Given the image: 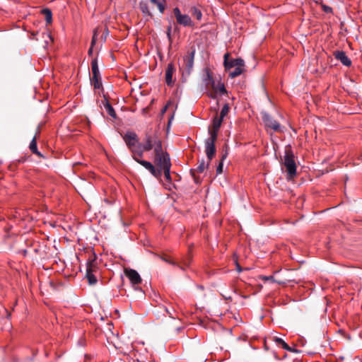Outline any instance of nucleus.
<instances>
[{
    "mask_svg": "<svg viewBox=\"0 0 362 362\" xmlns=\"http://www.w3.org/2000/svg\"><path fill=\"white\" fill-rule=\"evenodd\" d=\"M153 163L155 165L142 158L138 160V163L146 169L154 177L160 179L163 174L162 168L171 165L169 153L163 148L156 150L154 152Z\"/></svg>",
    "mask_w": 362,
    "mask_h": 362,
    "instance_id": "nucleus-1",
    "label": "nucleus"
},
{
    "mask_svg": "<svg viewBox=\"0 0 362 362\" xmlns=\"http://www.w3.org/2000/svg\"><path fill=\"white\" fill-rule=\"evenodd\" d=\"M205 75L203 78L204 84L207 90V95L212 98L216 99L218 95L227 94V90L221 81L217 83L215 81L213 74L209 69H206Z\"/></svg>",
    "mask_w": 362,
    "mask_h": 362,
    "instance_id": "nucleus-2",
    "label": "nucleus"
},
{
    "mask_svg": "<svg viewBox=\"0 0 362 362\" xmlns=\"http://www.w3.org/2000/svg\"><path fill=\"white\" fill-rule=\"evenodd\" d=\"M131 152L132 158L138 163L143 158L142 144L139 141L137 134L134 132H127L122 136Z\"/></svg>",
    "mask_w": 362,
    "mask_h": 362,
    "instance_id": "nucleus-3",
    "label": "nucleus"
},
{
    "mask_svg": "<svg viewBox=\"0 0 362 362\" xmlns=\"http://www.w3.org/2000/svg\"><path fill=\"white\" fill-rule=\"evenodd\" d=\"M283 165L290 177H293L296 175V164L295 162V156L290 146H286Z\"/></svg>",
    "mask_w": 362,
    "mask_h": 362,
    "instance_id": "nucleus-4",
    "label": "nucleus"
},
{
    "mask_svg": "<svg viewBox=\"0 0 362 362\" xmlns=\"http://www.w3.org/2000/svg\"><path fill=\"white\" fill-rule=\"evenodd\" d=\"M144 141V142L142 144L143 154L145 151H149L152 149L154 153L156 150L163 148L162 141L156 133L146 134Z\"/></svg>",
    "mask_w": 362,
    "mask_h": 362,
    "instance_id": "nucleus-5",
    "label": "nucleus"
},
{
    "mask_svg": "<svg viewBox=\"0 0 362 362\" xmlns=\"http://www.w3.org/2000/svg\"><path fill=\"white\" fill-rule=\"evenodd\" d=\"M262 119L267 129H272L276 132H282L280 124L267 112H262Z\"/></svg>",
    "mask_w": 362,
    "mask_h": 362,
    "instance_id": "nucleus-6",
    "label": "nucleus"
},
{
    "mask_svg": "<svg viewBox=\"0 0 362 362\" xmlns=\"http://www.w3.org/2000/svg\"><path fill=\"white\" fill-rule=\"evenodd\" d=\"M173 13L177 24L185 27L193 26L194 24L190 16L187 14H182L178 7L173 8Z\"/></svg>",
    "mask_w": 362,
    "mask_h": 362,
    "instance_id": "nucleus-7",
    "label": "nucleus"
},
{
    "mask_svg": "<svg viewBox=\"0 0 362 362\" xmlns=\"http://www.w3.org/2000/svg\"><path fill=\"white\" fill-rule=\"evenodd\" d=\"M217 138L209 136L205 142V153L207 158L211 160L216 153L215 143Z\"/></svg>",
    "mask_w": 362,
    "mask_h": 362,
    "instance_id": "nucleus-8",
    "label": "nucleus"
},
{
    "mask_svg": "<svg viewBox=\"0 0 362 362\" xmlns=\"http://www.w3.org/2000/svg\"><path fill=\"white\" fill-rule=\"evenodd\" d=\"M229 54L226 53L224 54V67L226 71H230V69H233L234 67H235L238 65L240 66H245V63L243 59L238 58V59H232L230 60L228 59Z\"/></svg>",
    "mask_w": 362,
    "mask_h": 362,
    "instance_id": "nucleus-9",
    "label": "nucleus"
},
{
    "mask_svg": "<svg viewBox=\"0 0 362 362\" xmlns=\"http://www.w3.org/2000/svg\"><path fill=\"white\" fill-rule=\"evenodd\" d=\"M124 274L133 286H138L141 283V278L136 270L133 269H125Z\"/></svg>",
    "mask_w": 362,
    "mask_h": 362,
    "instance_id": "nucleus-10",
    "label": "nucleus"
},
{
    "mask_svg": "<svg viewBox=\"0 0 362 362\" xmlns=\"http://www.w3.org/2000/svg\"><path fill=\"white\" fill-rule=\"evenodd\" d=\"M223 119L219 117L218 115H216L214 119L212 122V125L209 129V136L212 137H218V134L219 132V129L222 124Z\"/></svg>",
    "mask_w": 362,
    "mask_h": 362,
    "instance_id": "nucleus-11",
    "label": "nucleus"
},
{
    "mask_svg": "<svg viewBox=\"0 0 362 362\" xmlns=\"http://www.w3.org/2000/svg\"><path fill=\"white\" fill-rule=\"evenodd\" d=\"M195 51L192 50L191 52L188 53L187 55L185 56L183 58L184 63L183 67L185 71L189 74L194 65V58Z\"/></svg>",
    "mask_w": 362,
    "mask_h": 362,
    "instance_id": "nucleus-12",
    "label": "nucleus"
},
{
    "mask_svg": "<svg viewBox=\"0 0 362 362\" xmlns=\"http://www.w3.org/2000/svg\"><path fill=\"white\" fill-rule=\"evenodd\" d=\"M175 71L173 63H169L165 69V83L168 86H172L174 84L173 74Z\"/></svg>",
    "mask_w": 362,
    "mask_h": 362,
    "instance_id": "nucleus-13",
    "label": "nucleus"
},
{
    "mask_svg": "<svg viewBox=\"0 0 362 362\" xmlns=\"http://www.w3.org/2000/svg\"><path fill=\"white\" fill-rule=\"evenodd\" d=\"M95 269L96 267L94 264V260L87 263L86 277L90 284H95L97 282V279L93 274V272Z\"/></svg>",
    "mask_w": 362,
    "mask_h": 362,
    "instance_id": "nucleus-14",
    "label": "nucleus"
},
{
    "mask_svg": "<svg viewBox=\"0 0 362 362\" xmlns=\"http://www.w3.org/2000/svg\"><path fill=\"white\" fill-rule=\"evenodd\" d=\"M333 55L335 57V59L340 61L343 65L346 66H350L351 65V61L346 56V52L344 51H334Z\"/></svg>",
    "mask_w": 362,
    "mask_h": 362,
    "instance_id": "nucleus-15",
    "label": "nucleus"
},
{
    "mask_svg": "<svg viewBox=\"0 0 362 362\" xmlns=\"http://www.w3.org/2000/svg\"><path fill=\"white\" fill-rule=\"evenodd\" d=\"M29 148L33 154L37 156L40 158H44L43 155L37 150L36 136H35L30 141Z\"/></svg>",
    "mask_w": 362,
    "mask_h": 362,
    "instance_id": "nucleus-16",
    "label": "nucleus"
},
{
    "mask_svg": "<svg viewBox=\"0 0 362 362\" xmlns=\"http://www.w3.org/2000/svg\"><path fill=\"white\" fill-rule=\"evenodd\" d=\"M244 66H245L238 65L235 67H234L233 69H230V71H228V76L231 78H234L240 76L244 71Z\"/></svg>",
    "mask_w": 362,
    "mask_h": 362,
    "instance_id": "nucleus-17",
    "label": "nucleus"
},
{
    "mask_svg": "<svg viewBox=\"0 0 362 362\" xmlns=\"http://www.w3.org/2000/svg\"><path fill=\"white\" fill-rule=\"evenodd\" d=\"M274 341H275V343L276 344V345H278L279 346H281L284 349L286 350V351H291V352H295L296 350L294 349H292L291 347H290L285 341L284 339H282L281 338H279V337H275L274 338Z\"/></svg>",
    "mask_w": 362,
    "mask_h": 362,
    "instance_id": "nucleus-18",
    "label": "nucleus"
},
{
    "mask_svg": "<svg viewBox=\"0 0 362 362\" xmlns=\"http://www.w3.org/2000/svg\"><path fill=\"white\" fill-rule=\"evenodd\" d=\"M90 82L95 90L100 89L103 88L101 82L100 75V76H92L90 78Z\"/></svg>",
    "mask_w": 362,
    "mask_h": 362,
    "instance_id": "nucleus-19",
    "label": "nucleus"
},
{
    "mask_svg": "<svg viewBox=\"0 0 362 362\" xmlns=\"http://www.w3.org/2000/svg\"><path fill=\"white\" fill-rule=\"evenodd\" d=\"M91 71L92 76H100V71L98 68V59L97 58H94L91 61Z\"/></svg>",
    "mask_w": 362,
    "mask_h": 362,
    "instance_id": "nucleus-20",
    "label": "nucleus"
},
{
    "mask_svg": "<svg viewBox=\"0 0 362 362\" xmlns=\"http://www.w3.org/2000/svg\"><path fill=\"white\" fill-rule=\"evenodd\" d=\"M151 1L158 6V8L161 13H163L165 8V0H151Z\"/></svg>",
    "mask_w": 362,
    "mask_h": 362,
    "instance_id": "nucleus-21",
    "label": "nucleus"
},
{
    "mask_svg": "<svg viewBox=\"0 0 362 362\" xmlns=\"http://www.w3.org/2000/svg\"><path fill=\"white\" fill-rule=\"evenodd\" d=\"M190 12H191L192 16H195L197 20L200 21L202 19V13L201 11V10L199 9L197 7L192 6L190 8Z\"/></svg>",
    "mask_w": 362,
    "mask_h": 362,
    "instance_id": "nucleus-22",
    "label": "nucleus"
},
{
    "mask_svg": "<svg viewBox=\"0 0 362 362\" xmlns=\"http://www.w3.org/2000/svg\"><path fill=\"white\" fill-rule=\"evenodd\" d=\"M104 106H105V109L106 112H107V114L110 116H111L112 117L115 118L116 113H115V111L113 107L111 105V104L109 102H106V103L105 104Z\"/></svg>",
    "mask_w": 362,
    "mask_h": 362,
    "instance_id": "nucleus-23",
    "label": "nucleus"
},
{
    "mask_svg": "<svg viewBox=\"0 0 362 362\" xmlns=\"http://www.w3.org/2000/svg\"><path fill=\"white\" fill-rule=\"evenodd\" d=\"M42 13L45 15L47 23H51L52 21V13L51 10L49 8H45L42 11Z\"/></svg>",
    "mask_w": 362,
    "mask_h": 362,
    "instance_id": "nucleus-24",
    "label": "nucleus"
},
{
    "mask_svg": "<svg viewBox=\"0 0 362 362\" xmlns=\"http://www.w3.org/2000/svg\"><path fill=\"white\" fill-rule=\"evenodd\" d=\"M170 168H171V165H168V166H166L165 168H162L165 180L170 182L172 181L171 176H170Z\"/></svg>",
    "mask_w": 362,
    "mask_h": 362,
    "instance_id": "nucleus-25",
    "label": "nucleus"
},
{
    "mask_svg": "<svg viewBox=\"0 0 362 362\" xmlns=\"http://www.w3.org/2000/svg\"><path fill=\"white\" fill-rule=\"evenodd\" d=\"M228 112H229V106L228 104H226L222 107L220 115L218 116L223 119V118L228 115Z\"/></svg>",
    "mask_w": 362,
    "mask_h": 362,
    "instance_id": "nucleus-26",
    "label": "nucleus"
},
{
    "mask_svg": "<svg viewBox=\"0 0 362 362\" xmlns=\"http://www.w3.org/2000/svg\"><path fill=\"white\" fill-rule=\"evenodd\" d=\"M226 156H227V153H226L222 155L221 160V162L219 163L218 165L216 168V174L218 175V174H221L223 172V160L226 159Z\"/></svg>",
    "mask_w": 362,
    "mask_h": 362,
    "instance_id": "nucleus-27",
    "label": "nucleus"
},
{
    "mask_svg": "<svg viewBox=\"0 0 362 362\" xmlns=\"http://www.w3.org/2000/svg\"><path fill=\"white\" fill-rule=\"evenodd\" d=\"M205 169H206V165H205L204 161L203 160L199 164L196 170L199 173H202Z\"/></svg>",
    "mask_w": 362,
    "mask_h": 362,
    "instance_id": "nucleus-28",
    "label": "nucleus"
},
{
    "mask_svg": "<svg viewBox=\"0 0 362 362\" xmlns=\"http://www.w3.org/2000/svg\"><path fill=\"white\" fill-rule=\"evenodd\" d=\"M322 9L326 13H332V8L330 6H327L325 4H322Z\"/></svg>",
    "mask_w": 362,
    "mask_h": 362,
    "instance_id": "nucleus-29",
    "label": "nucleus"
},
{
    "mask_svg": "<svg viewBox=\"0 0 362 362\" xmlns=\"http://www.w3.org/2000/svg\"><path fill=\"white\" fill-rule=\"evenodd\" d=\"M161 258H162V259L163 261H165V262H168V263H169V264H170L172 265L178 266L180 269H184L182 266L178 265L175 262L171 261V260H170V259H167L165 257H161Z\"/></svg>",
    "mask_w": 362,
    "mask_h": 362,
    "instance_id": "nucleus-30",
    "label": "nucleus"
},
{
    "mask_svg": "<svg viewBox=\"0 0 362 362\" xmlns=\"http://www.w3.org/2000/svg\"><path fill=\"white\" fill-rule=\"evenodd\" d=\"M171 30H172L171 25L168 26L166 34H167V37H168V38L170 42L172 41V40H171Z\"/></svg>",
    "mask_w": 362,
    "mask_h": 362,
    "instance_id": "nucleus-31",
    "label": "nucleus"
},
{
    "mask_svg": "<svg viewBox=\"0 0 362 362\" xmlns=\"http://www.w3.org/2000/svg\"><path fill=\"white\" fill-rule=\"evenodd\" d=\"M95 41H96V33H95L93 36V38H92L91 46H93L95 45Z\"/></svg>",
    "mask_w": 362,
    "mask_h": 362,
    "instance_id": "nucleus-32",
    "label": "nucleus"
},
{
    "mask_svg": "<svg viewBox=\"0 0 362 362\" xmlns=\"http://www.w3.org/2000/svg\"><path fill=\"white\" fill-rule=\"evenodd\" d=\"M263 279L265 280L274 281V278L272 276H264Z\"/></svg>",
    "mask_w": 362,
    "mask_h": 362,
    "instance_id": "nucleus-33",
    "label": "nucleus"
},
{
    "mask_svg": "<svg viewBox=\"0 0 362 362\" xmlns=\"http://www.w3.org/2000/svg\"><path fill=\"white\" fill-rule=\"evenodd\" d=\"M43 35H45V37H47L49 40V41H52V38L49 33H43Z\"/></svg>",
    "mask_w": 362,
    "mask_h": 362,
    "instance_id": "nucleus-34",
    "label": "nucleus"
},
{
    "mask_svg": "<svg viewBox=\"0 0 362 362\" xmlns=\"http://www.w3.org/2000/svg\"><path fill=\"white\" fill-rule=\"evenodd\" d=\"M141 9L142 12L144 13L147 10V6L146 5L141 6Z\"/></svg>",
    "mask_w": 362,
    "mask_h": 362,
    "instance_id": "nucleus-35",
    "label": "nucleus"
},
{
    "mask_svg": "<svg viewBox=\"0 0 362 362\" xmlns=\"http://www.w3.org/2000/svg\"><path fill=\"white\" fill-rule=\"evenodd\" d=\"M24 160H25V159L23 158H22L21 159L18 160V163H23Z\"/></svg>",
    "mask_w": 362,
    "mask_h": 362,
    "instance_id": "nucleus-36",
    "label": "nucleus"
},
{
    "mask_svg": "<svg viewBox=\"0 0 362 362\" xmlns=\"http://www.w3.org/2000/svg\"><path fill=\"white\" fill-rule=\"evenodd\" d=\"M183 264L185 266V267H188L189 265V262H183Z\"/></svg>",
    "mask_w": 362,
    "mask_h": 362,
    "instance_id": "nucleus-37",
    "label": "nucleus"
},
{
    "mask_svg": "<svg viewBox=\"0 0 362 362\" xmlns=\"http://www.w3.org/2000/svg\"><path fill=\"white\" fill-rule=\"evenodd\" d=\"M92 53V47L88 50V54H90Z\"/></svg>",
    "mask_w": 362,
    "mask_h": 362,
    "instance_id": "nucleus-38",
    "label": "nucleus"
},
{
    "mask_svg": "<svg viewBox=\"0 0 362 362\" xmlns=\"http://www.w3.org/2000/svg\"><path fill=\"white\" fill-rule=\"evenodd\" d=\"M166 109H167V107L165 106V107H164V109H163V112H164V111H165V110H166Z\"/></svg>",
    "mask_w": 362,
    "mask_h": 362,
    "instance_id": "nucleus-39",
    "label": "nucleus"
}]
</instances>
